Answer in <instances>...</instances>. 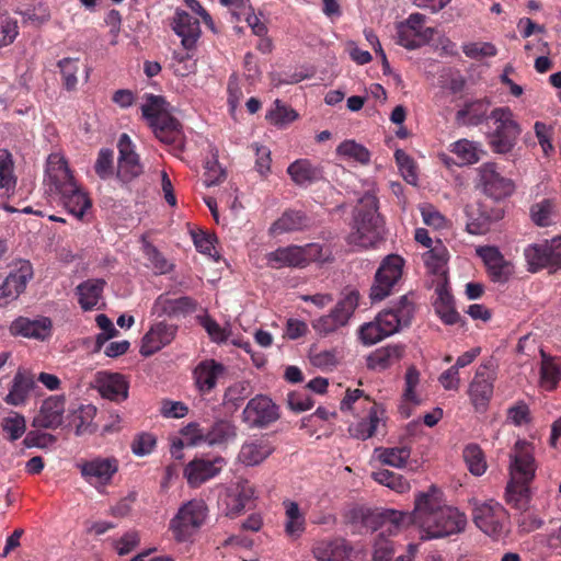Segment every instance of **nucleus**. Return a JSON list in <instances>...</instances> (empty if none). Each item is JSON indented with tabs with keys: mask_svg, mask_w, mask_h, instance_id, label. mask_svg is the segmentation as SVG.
<instances>
[{
	"mask_svg": "<svg viewBox=\"0 0 561 561\" xmlns=\"http://www.w3.org/2000/svg\"><path fill=\"white\" fill-rule=\"evenodd\" d=\"M440 491L432 485L427 492L419 493L412 514L390 511L388 517L396 527L416 524L423 539L448 537L465 530L467 517L457 508L443 504Z\"/></svg>",
	"mask_w": 561,
	"mask_h": 561,
	"instance_id": "1",
	"label": "nucleus"
},
{
	"mask_svg": "<svg viewBox=\"0 0 561 561\" xmlns=\"http://www.w3.org/2000/svg\"><path fill=\"white\" fill-rule=\"evenodd\" d=\"M536 469L531 447L518 440L511 454L510 481L505 490V502L512 508L527 511L531 499L529 484L535 478Z\"/></svg>",
	"mask_w": 561,
	"mask_h": 561,
	"instance_id": "2",
	"label": "nucleus"
},
{
	"mask_svg": "<svg viewBox=\"0 0 561 561\" xmlns=\"http://www.w3.org/2000/svg\"><path fill=\"white\" fill-rule=\"evenodd\" d=\"M383 234L385 221L378 213V198L373 193H366L356 208L348 243L363 249L376 248L383 240Z\"/></svg>",
	"mask_w": 561,
	"mask_h": 561,
	"instance_id": "3",
	"label": "nucleus"
},
{
	"mask_svg": "<svg viewBox=\"0 0 561 561\" xmlns=\"http://www.w3.org/2000/svg\"><path fill=\"white\" fill-rule=\"evenodd\" d=\"M494 129L489 135V145L495 153L504 154L513 150L522 133L512 110L507 106L495 107L490 114Z\"/></svg>",
	"mask_w": 561,
	"mask_h": 561,
	"instance_id": "4",
	"label": "nucleus"
},
{
	"mask_svg": "<svg viewBox=\"0 0 561 561\" xmlns=\"http://www.w3.org/2000/svg\"><path fill=\"white\" fill-rule=\"evenodd\" d=\"M359 297V291L356 289L345 291L343 297L328 314H323L312 321L313 330L319 335L327 336L347 325L358 307Z\"/></svg>",
	"mask_w": 561,
	"mask_h": 561,
	"instance_id": "5",
	"label": "nucleus"
},
{
	"mask_svg": "<svg viewBox=\"0 0 561 561\" xmlns=\"http://www.w3.org/2000/svg\"><path fill=\"white\" fill-rule=\"evenodd\" d=\"M472 519L481 531L495 540L503 538L508 531V513L502 504L493 500L476 503Z\"/></svg>",
	"mask_w": 561,
	"mask_h": 561,
	"instance_id": "6",
	"label": "nucleus"
},
{
	"mask_svg": "<svg viewBox=\"0 0 561 561\" xmlns=\"http://www.w3.org/2000/svg\"><path fill=\"white\" fill-rule=\"evenodd\" d=\"M34 278L31 261L15 259L8 264V274L0 285V307H7L25 293L28 283Z\"/></svg>",
	"mask_w": 561,
	"mask_h": 561,
	"instance_id": "7",
	"label": "nucleus"
},
{
	"mask_svg": "<svg viewBox=\"0 0 561 561\" xmlns=\"http://www.w3.org/2000/svg\"><path fill=\"white\" fill-rule=\"evenodd\" d=\"M207 505L203 500H192L183 504L170 522V529L178 541L188 540L205 523Z\"/></svg>",
	"mask_w": 561,
	"mask_h": 561,
	"instance_id": "8",
	"label": "nucleus"
},
{
	"mask_svg": "<svg viewBox=\"0 0 561 561\" xmlns=\"http://www.w3.org/2000/svg\"><path fill=\"white\" fill-rule=\"evenodd\" d=\"M496 378V366L492 360L484 362L477 367L467 391L477 412L484 413L488 410L493 398Z\"/></svg>",
	"mask_w": 561,
	"mask_h": 561,
	"instance_id": "9",
	"label": "nucleus"
},
{
	"mask_svg": "<svg viewBox=\"0 0 561 561\" xmlns=\"http://www.w3.org/2000/svg\"><path fill=\"white\" fill-rule=\"evenodd\" d=\"M426 16L422 13H411L405 20L396 24L397 44L409 50H414L427 45L436 33V30L426 26Z\"/></svg>",
	"mask_w": 561,
	"mask_h": 561,
	"instance_id": "10",
	"label": "nucleus"
},
{
	"mask_svg": "<svg viewBox=\"0 0 561 561\" xmlns=\"http://www.w3.org/2000/svg\"><path fill=\"white\" fill-rule=\"evenodd\" d=\"M404 260L398 254L386 256L378 267L370 287L373 302L381 301L392 294L402 277Z\"/></svg>",
	"mask_w": 561,
	"mask_h": 561,
	"instance_id": "11",
	"label": "nucleus"
},
{
	"mask_svg": "<svg viewBox=\"0 0 561 561\" xmlns=\"http://www.w3.org/2000/svg\"><path fill=\"white\" fill-rule=\"evenodd\" d=\"M279 417V407L265 394L250 399L241 413V420L249 428H267Z\"/></svg>",
	"mask_w": 561,
	"mask_h": 561,
	"instance_id": "12",
	"label": "nucleus"
},
{
	"mask_svg": "<svg viewBox=\"0 0 561 561\" xmlns=\"http://www.w3.org/2000/svg\"><path fill=\"white\" fill-rule=\"evenodd\" d=\"M524 255L530 272L561 268V236L528 245L524 250Z\"/></svg>",
	"mask_w": 561,
	"mask_h": 561,
	"instance_id": "13",
	"label": "nucleus"
},
{
	"mask_svg": "<svg viewBox=\"0 0 561 561\" xmlns=\"http://www.w3.org/2000/svg\"><path fill=\"white\" fill-rule=\"evenodd\" d=\"M76 466L84 481L96 489L110 485L119 468L118 460L115 457L100 456L92 459H81Z\"/></svg>",
	"mask_w": 561,
	"mask_h": 561,
	"instance_id": "14",
	"label": "nucleus"
},
{
	"mask_svg": "<svg viewBox=\"0 0 561 561\" xmlns=\"http://www.w3.org/2000/svg\"><path fill=\"white\" fill-rule=\"evenodd\" d=\"M320 252L318 244L280 247L267 254V262L273 268L307 266Z\"/></svg>",
	"mask_w": 561,
	"mask_h": 561,
	"instance_id": "15",
	"label": "nucleus"
},
{
	"mask_svg": "<svg viewBox=\"0 0 561 561\" xmlns=\"http://www.w3.org/2000/svg\"><path fill=\"white\" fill-rule=\"evenodd\" d=\"M414 314V305L408 295H403L398 301L392 302L390 307L380 311L376 320L383 330V334L390 336L399 332L402 328L411 324Z\"/></svg>",
	"mask_w": 561,
	"mask_h": 561,
	"instance_id": "16",
	"label": "nucleus"
},
{
	"mask_svg": "<svg viewBox=\"0 0 561 561\" xmlns=\"http://www.w3.org/2000/svg\"><path fill=\"white\" fill-rule=\"evenodd\" d=\"M466 228L470 234H485L491 227L504 217V209L499 205L478 202L466 206Z\"/></svg>",
	"mask_w": 561,
	"mask_h": 561,
	"instance_id": "17",
	"label": "nucleus"
},
{
	"mask_svg": "<svg viewBox=\"0 0 561 561\" xmlns=\"http://www.w3.org/2000/svg\"><path fill=\"white\" fill-rule=\"evenodd\" d=\"M479 183L482 192L494 201H501L511 196L515 185L511 179L501 175L496 170V164L486 162L478 169Z\"/></svg>",
	"mask_w": 561,
	"mask_h": 561,
	"instance_id": "18",
	"label": "nucleus"
},
{
	"mask_svg": "<svg viewBox=\"0 0 561 561\" xmlns=\"http://www.w3.org/2000/svg\"><path fill=\"white\" fill-rule=\"evenodd\" d=\"M477 255L482 260L488 277L493 283L505 284L515 273L514 264L494 245L479 247Z\"/></svg>",
	"mask_w": 561,
	"mask_h": 561,
	"instance_id": "19",
	"label": "nucleus"
},
{
	"mask_svg": "<svg viewBox=\"0 0 561 561\" xmlns=\"http://www.w3.org/2000/svg\"><path fill=\"white\" fill-rule=\"evenodd\" d=\"M44 183L48 192L55 194L73 190V185L77 184L66 159L58 153L48 156Z\"/></svg>",
	"mask_w": 561,
	"mask_h": 561,
	"instance_id": "20",
	"label": "nucleus"
},
{
	"mask_svg": "<svg viewBox=\"0 0 561 561\" xmlns=\"http://www.w3.org/2000/svg\"><path fill=\"white\" fill-rule=\"evenodd\" d=\"M117 148L119 153L117 178L124 183H129L144 173V165L140 163L139 156L127 134L119 136Z\"/></svg>",
	"mask_w": 561,
	"mask_h": 561,
	"instance_id": "21",
	"label": "nucleus"
},
{
	"mask_svg": "<svg viewBox=\"0 0 561 561\" xmlns=\"http://www.w3.org/2000/svg\"><path fill=\"white\" fill-rule=\"evenodd\" d=\"M9 332L12 336H22L43 342L51 336L53 321L50 318L43 316L35 319L20 316L11 322Z\"/></svg>",
	"mask_w": 561,
	"mask_h": 561,
	"instance_id": "22",
	"label": "nucleus"
},
{
	"mask_svg": "<svg viewBox=\"0 0 561 561\" xmlns=\"http://www.w3.org/2000/svg\"><path fill=\"white\" fill-rule=\"evenodd\" d=\"M197 309V301L188 296L171 298L169 294L159 295L151 308L157 317L181 318L192 314Z\"/></svg>",
	"mask_w": 561,
	"mask_h": 561,
	"instance_id": "23",
	"label": "nucleus"
},
{
	"mask_svg": "<svg viewBox=\"0 0 561 561\" xmlns=\"http://www.w3.org/2000/svg\"><path fill=\"white\" fill-rule=\"evenodd\" d=\"M176 332L178 325L165 321L152 324L141 340L140 354L148 357L159 352L174 340Z\"/></svg>",
	"mask_w": 561,
	"mask_h": 561,
	"instance_id": "24",
	"label": "nucleus"
},
{
	"mask_svg": "<svg viewBox=\"0 0 561 561\" xmlns=\"http://www.w3.org/2000/svg\"><path fill=\"white\" fill-rule=\"evenodd\" d=\"M225 460L222 457L214 459L195 458L184 468V477L192 488H197L216 477L222 469Z\"/></svg>",
	"mask_w": 561,
	"mask_h": 561,
	"instance_id": "25",
	"label": "nucleus"
},
{
	"mask_svg": "<svg viewBox=\"0 0 561 561\" xmlns=\"http://www.w3.org/2000/svg\"><path fill=\"white\" fill-rule=\"evenodd\" d=\"M65 396H50L45 399L32 425L38 428L55 430L62 424L65 413Z\"/></svg>",
	"mask_w": 561,
	"mask_h": 561,
	"instance_id": "26",
	"label": "nucleus"
},
{
	"mask_svg": "<svg viewBox=\"0 0 561 561\" xmlns=\"http://www.w3.org/2000/svg\"><path fill=\"white\" fill-rule=\"evenodd\" d=\"M275 447L265 435L245 440L239 451L238 459L245 466H257L268 458Z\"/></svg>",
	"mask_w": 561,
	"mask_h": 561,
	"instance_id": "27",
	"label": "nucleus"
},
{
	"mask_svg": "<svg viewBox=\"0 0 561 561\" xmlns=\"http://www.w3.org/2000/svg\"><path fill=\"white\" fill-rule=\"evenodd\" d=\"M99 392L111 401L122 402L128 397V382L118 373H99L96 377Z\"/></svg>",
	"mask_w": 561,
	"mask_h": 561,
	"instance_id": "28",
	"label": "nucleus"
},
{
	"mask_svg": "<svg viewBox=\"0 0 561 561\" xmlns=\"http://www.w3.org/2000/svg\"><path fill=\"white\" fill-rule=\"evenodd\" d=\"M36 382L34 375L24 369H19L13 377L12 385L8 394L4 398V402L19 407L26 403L30 393L35 389Z\"/></svg>",
	"mask_w": 561,
	"mask_h": 561,
	"instance_id": "29",
	"label": "nucleus"
},
{
	"mask_svg": "<svg viewBox=\"0 0 561 561\" xmlns=\"http://www.w3.org/2000/svg\"><path fill=\"white\" fill-rule=\"evenodd\" d=\"M352 548L342 538L318 541L312 549L317 561H351Z\"/></svg>",
	"mask_w": 561,
	"mask_h": 561,
	"instance_id": "30",
	"label": "nucleus"
},
{
	"mask_svg": "<svg viewBox=\"0 0 561 561\" xmlns=\"http://www.w3.org/2000/svg\"><path fill=\"white\" fill-rule=\"evenodd\" d=\"M225 371L222 364L215 359L201 362L193 371V377L197 390L202 394L209 393L217 385L219 376Z\"/></svg>",
	"mask_w": 561,
	"mask_h": 561,
	"instance_id": "31",
	"label": "nucleus"
},
{
	"mask_svg": "<svg viewBox=\"0 0 561 561\" xmlns=\"http://www.w3.org/2000/svg\"><path fill=\"white\" fill-rule=\"evenodd\" d=\"M405 353L403 344H388L376 348L367 356V368L371 370L382 371L399 363Z\"/></svg>",
	"mask_w": 561,
	"mask_h": 561,
	"instance_id": "32",
	"label": "nucleus"
},
{
	"mask_svg": "<svg viewBox=\"0 0 561 561\" xmlns=\"http://www.w3.org/2000/svg\"><path fill=\"white\" fill-rule=\"evenodd\" d=\"M310 226V218L301 210L287 209L270 227V236L302 231Z\"/></svg>",
	"mask_w": 561,
	"mask_h": 561,
	"instance_id": "33",
	"label": "nucleus"
},
{
	"mask_svg": "<svg viewBox=\"0 0 561 561\" xmlns=\"http://www.w3.org/2000/svg\"><path fill=\"white\" fill-rule=\"evenodd\" d=\"M150 127L161 142L170 145L174 149H183V134L176 118L171 115L162 116L159 121L152 123Z\"/></svg>",
	"mask_w": 561,
	"mask_h": 561,
	"instance_id": "34",
	"label": "nucleus"
},
{
	"mask_svg": "<svg viewBox=\"0 0 561 561\" xmlns=\"http://www.w3.org/2000/svg\"><path fill=\"white\" fill-rule=\"evenodd\" d=\"M173 31L182 38V45L190 50L201 35L199 21L185 11L178 10L173 21Z\"/></svg>",
	"mask_w": 561,
	"mask_h": 561,
	"instance_id": "35",
	"label": "nucleus"
},
{
	"mask_svg": "<svg viewBox=\"0 0 561 561\" xmlns=\"http://www.w3.org/2000/svg\"><path fill=\"white\" fill-rule=\"evenodd\" d=\"M255 496V489L249 481L238 483L232 492H228L224 503L226 505V515L236 517L240 515Z\"/></svg>",
	"mask_w": 561,
	"mask_h": 561,
	"instance_id": "36",
	"label": "nucleus"
},
{
	"mask_svg": "<svg viewBox=\"0 0 561 561\" xmlns=\"http://www.w3.org/2000/svg\"><path fill=\"white\" fill-rule=\"evenodd\" d=\"M490 108V101L478 99L468 101L456 113V123L461 126H478L484 122Z\"/></svg>",
	"mask_w": 561,
	"mask_h": 561,
	"instance_id": "37",
	"label": "nucleus"
},
{
	"mask_svg": "<svg viewBox=\"0 0 561 561\" xmlns=\"http://www.w3.org/2000/svg\"><path fill=\"white\" fill-rule=\"evenodd\" d=\"M293 182L299 186L311 184L323 179V170L320 165L311 163L308 159H298L287 168Z\"/></svg>",
	"mask_w": 561,
	"mask_h": 561,
	"instance_id": "38",
	"label": "nucleus"
},
{
	"mask_svg": "<svg viewBox=\"0 0 561 561\" xmlns=\"http://www.w3.org/2000/svg\"><path fill=\"white\" fill-rule=\"evenodd\" d=\"M238 436V426L232 420L218 419L206 430V444L209 446H225Z\"/></svg>",
	"mask_w": 561,
	"mask_h": 561,
	"instance_id": "39",
	"label": "nucleus"
},
{
	"mask_svg": "<svg viewBox=\"0 0 561 561\" xmlns=\"http://www.w3.org/2000/svg\"><path fill=\"white\" fill-rule=\"evenodd\" d=\"M105 285L106 282L102 278H90L77 286L78 302L82 310L90 311L96 308Z\"/></svg>",
	"mask_w": 561,
	"mask_h": 561,
	"instance_id": "40",
	"label": "nucleus"
},
{
	"mask_svg": "<svg viewBox=\"0 0 561 561\" xmlns=\"http://www.w3.org/2000/svg\"><path fill=\"white\" fill-rule=\"evenodd\" d=\"M58 195L68 213L78 219H82L85 211L92 206L90 197L78 184L73 185V190H65Z\"/></svg>",
	"mask_w": 561,
	"mask_h": 561,
	"instance_id": "41",
	"label": "nucleus"
},
{
	"mask_svg": "<svg viewBox=\"0 0 561 561\" xmlns=\"http://www.w3.org/2000/svg\"><path fill=\"white\" fill-rule=\"evenodd\" d=\"M540 385L547 391L557 388L561 380V359L541 352Z\"/></svg>",
	"mask_w": 561,
	"mask_h": 561,
	"instance_id": "42",
	"label": "nucleus"
},
{
	"mask_svg": "<svg viewBox=\"0 0 561 561\" xmlns=\"http://www.w3.org/2000/svg\"><path fill=\"white\" fill-rule=\"evenodd\" d=\"M286 510L285 533L291 538H298L306 529V519L296 502L286 500L283 502Z\"/></svg>",
	"mask_w": 561,
	"mask_h": 561,
	"instance_id": "43",
	"label": "nucleus"
},
{
	"mask_svg": "<svg viewBox=\"0 0 561 561\" xmlns=\"http://www.w3.org/2000/svg\"><path fill=\"white\" fill-rule=\"evenodd\" d=\"M423 261L432 274L444 275L446 273L448 251L440 241H437L433 248L423 254Z\"/></svg>",
	"mask_w": 561,
	"mask_h": 561,
	"instance_id": "44",
	"label": "nucleus"
},
{
	"mask_svg": "<svg viewBox=\"0 0 561 561\" xmlns=\"http://www.w3.org/2000/svg\"><path fill=\"white\" fill-rule=\"evenodd\" d=\"M462 457L471 474L480 477L486 471L485 455L478 444L467 445L462 450Z\"/></svg>",
	"mask_w": 561,
	"mask_h": 561,
	"instance_id": "45",
	"label": "nucleus"
},
{
	"mask_svg": "<svg viewBox=\"0 0 561 561\" xmlns=\"http://www.w3.org/2000/svg\"><path fill=\"white\" fill-rule=\"evenodd\" d=\"M380 419L377 415L376 404L373 403L369 408L368 415L362 419L356 424L350 427V433L353 437L358 439H367L375 435Z\"/></svg>",
	"mask_w": 561,
	"mask_h": 561,
	"instance_id": "46",
	"label": "nucleus"
},
{
	"mask_svg": "<svg viewBox=\"0 0 561 561\" xmlns=\"http://www.w3.org/2000/svg\"><path fill=\"white\" fill-rule=\"evenodd\" d=\"M373 479L379 484L396 491L397 493H405L410 490V482L399 473L388 469H380L371 473Z\"/></svg>",
	"mask_w": 561,
	"mask_h": 561,
	"instance_id": "47",
	"label": "nucleus"
},
{
	"mask_svg": "<svg viewBox=\"0 0 561 561\" xmlns=\"http://www.w3.org/2000/svg\"><path fill=\"white\" fill-rule=\"evenodd\" d=\"M450 151L457 156L460 164H473L480 160V154L483 153L478 145L468 139H460L450 146Z\"/></svg>",
	"mask_w": 561,
	"mask_h": 561,
	"instance_id": "48",
	"label": "nucleus"
},
{
	"mask_svg": "<svg viewBox=\"0 0 561 561\" xmlns=\"http://www.w3.org/2000/svg\"><path fill=\"white\" fill-rule=\"evenodd\" d=\"M79 58L66 57L57 62L60 70L62 85L67 91H75L78 85Z\"/></svg>",
	"mask_w": 561,
	"mask_h": 561,
	"instance_id": "49",
	"label": "nucleus"
},
{
	"mask_svg": "<svg viewBox=\"0 0 561 561\" xmlns=\"http://www.w3.org/2000/svg\"><path fill=\"white\" fill-rule=\"evenodd\" d=\"M375 451L382 463L397 468L403 467L411 455L410 448L405 446L377 448Z\"/></svg>",
	"mask_w": 561,
	"mask_h": 561,
	"instance_id": "50",
	"label": "nucleus"
},
{
	"mask_svg": "<svg viewBox=\"0 0 561 561\" xmlns=\"http://www.w3.org/2000/svg\"><path fill=\"white\" fill-rule=\"evenodd\" d=\"M554 203L545 198L530 207L531 220L539 227H548L553 222Z\"/></svg>",
	"mask_w": 561,
	"mask_h": 561,
	"instance_id": "51",
	"label": "nucleus"
},
{
	"mask_svg": "<svg viewBox=\"0 0 561 561\" xmlns=\"http://www.w3.org/2000/svg\"><path fill=\"white\" fill-rule=\"evenodd\" d=\"M142 250L154 274L162 275L172 270V264L168 262L164 255L152 243L145 241Z\"/></svg>",
	"mask_w": 561,
	"mask_h": 561,
	"instance_id": "52",
	"label": "nucleus"
},
{
	"mask_svg": "<svg viewBox=\"0 0 561 561\" xmlns=\"http://www.w3.org/2000/svg\"><path fill=\"white\" fill-rule=\"evenodd\" d=\"M13 170L12 154L7 149H0V188L9 191L15 186L16 178Z\"/></svg>",
	"mask_w": 561,
	"mask_h": 561,
	"instance_id": "53",
	"label": "nucleus"
},
{
	"mask_svg": "<svg viewBox=\"0 0 561 561\" xmlns=\"http://www.w3.org/2000/svg\"><path fill=\"white\" fill-rule=\"evenodd\" d=\"M339 156L353 159L362 164H367L370 161V153L366 147L357 144L354 140H345L336 148Z\"/></svg>",
	"mask_w": 561,
	"mask_h": 561,
	"instance_id": "54",
	"label": "nucleus"
},
{
	"mask_svg": "<svg viewBox=\"0 0 561 561\" xmlns=\"http://www.w3.org/2000/svg\"><path fill=\"white\" fill-rule=\"evenodd\" d=\"M164 99L160 95L148 94L147 101L141 106L142 116L149 122V125L159 121L162 116L170 115L163 110Z\"/></svg>",
	"mask_w": 561,
	"mask_h": 561,
	"instance_id": "55",
	"label": "nucleus"
},
{
	"mask_svg": "<svg viewBox=\"0 0 561 561\" xmlns=\"http://www.w3.org/2000/svg\"><path fill=\"white\" fill-rule=\"evenodd\" d=\"M274 104L275 107L266 114V119H268L271 124L284 126L297 118V113L293 108L282 104L279 100H276Z\"/></svg>",
	"mask_w": 561,
	"mask_h": 561,
	"instance_id": "56",
	"label": "nucleus"
},
{
	"mask_svg": "<svg viewBox=\"0 0 561 561\" xmlns=\"http://www.w3.org/2000/svg\"><path fill=\"white\" fill-rule=\"evenodd\" d=\"M394 158L404 180L409 184L415 185L417 182V173L413 159L401 149L396 150Z\"/></svg>",
	"mask_w": 561,
	"mask_h": 561,
	"instance_id": "57",
	"label": "nucleus"
},
{
	"mask_svg": "<svg viewBox=\"0 0 561 561\" xmlns=\"http://www.w3.org/2000/svg\"><path fill=\"white\" fill-rule=\"evenodd\" d=\"M19 35L16 20L12 19L8 13L0 14V47L12 44Z\"/></svg>",
	"mask_w": 561,
	"mask_h": 561,
	"instance_id": "58",
	"label": "nucleus"
},
{
	"mask_svg": "<svg viewBox=\"0 0 561 561\" xmlns=\"http://www.w3.org/2000/svg\"><path fill=\"white\" fill-rule=\"evenodd\" d=\"M359 337L365 345H373L388 336L383 334L382 328L375 319L374 321L365 323L360 327Z\"/></svg>",
	"mask_w": 561,
	"mask_h": 561,
	"instance_id": "59",
	"label": "nucleus"
},
{
	"mask_svg": "<svg viewBox=\"0 0 561 561\" xmlns=\"http://www.w3.org/2000/svg\"><path fill=\"white\" fill-rule=\"evenodd\" d=\"M463 54L472 59L482 57H494L497 54L496 47L492 43H467L462 46Z\"/></svg>",
	"mask_w": 561,
	"mask_h": 561,
	"instance_id": "60",
	"label": "nucleus"
},
{
	"mask_svg": "<svg viewBox=\"0 0 561 561\" xmlns=\"http://www.w3.org/2000/svg\"><path fill=\"white\" fill-rule=\"evenodd\" d=\"M156 444L157 439L153 434L140 433L134 438L130 448L136 456L142 457L151 454Z\"/></svg>",
	"mask_w": 561,
	"mask_h": 561,
	"instance_id": "61",
	"label": "nucleus"
},
{
	"mask_svg": "<svg viewBox=\"0 0 561 561\" xmlns=\"http://www.w3.org/2000/svg\"><path fill=\"white\" fill-rule=\"evenodd\" d=\"M287 403L290 410L300 413L311 409L314 404L306 389L288 393Z\"/></svg>",
	"mask_w": 561,
	"mask_h": 561,
	"instance_id": "62",
	"label": "nucleus"
},
{
	"mask_svg": "<svg viewBox=\"0 0 561 561\" xmlns=\"http://www.w3.org/2000/svg\"><path fill=\"white\" fill-rule=\"evenodd\" d=\"M251 393L250 382L242 380L237 381L229 386L224 394V400L226 402L232 403L234 405L238 404V402L244 400L248 398Z\"/></svg>",
	"mask_w": 561,
	"mask_h": 561,
	"instance_id": "63",
	"label": "nucleus"
},
{
	"mask_svg": "<svg viewBox=\"0 0 561 561\" xmlns=\"http://www.w3.org/2000/svg\"><path fill=\"white\" fill-rule=\"evenodd\" d=\"M113 159L114 152L111 149L103 148L98 154V159L94 165L95 173L101 179H106L113 173Z\"/></svg>",
	"mask_w": 561,
	"mask_h": 561,
	"instance_id": "64",
	"label": "nucleus"
}]
</instances>
